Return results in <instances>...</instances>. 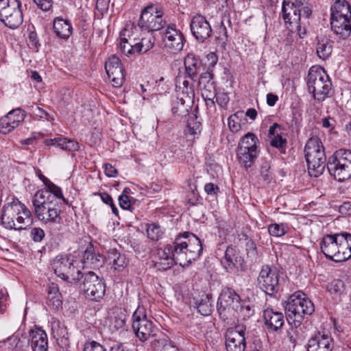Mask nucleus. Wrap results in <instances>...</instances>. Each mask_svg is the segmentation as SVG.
Wrapping results in <instances>:
<instances>
[{
	"label": "nucleus",
	"mask_w": 351,
	"mask_h": 351,
	"mask_svg": "<svg viewBox=\"0 0 351 351\" xmlns=\"http://www.w3.org/2000/svg\"><path fill=\"white\" fill-rule=\"evenodd\" d=\"M119 47L126 56L134 53H146L154 45V37L151 32L140 34L133 23H128L120 32Z\"/></svg>",
	"instance_id": "obj_1"
},
{
	"label": "nucleus",
	"mask_w": 351,
	"mask_h": 351,
	"mask_svg": "<svg viewBox=\"0 0 351 351\" xmlns=\"http://www.w3.org/2000/svg\"><path fill=\"white\" fill-rule=\"evenodd\" d=\"M1 219L3 226L8 230H27L33 223L31 211L17 199L3 205Z\"/></svg>",
	"instance_id": "obj_2"
},
{
	"label": "nucleus",
	"mask_w": 351,
	"mask_h": 351,
	"mask_svg": "<svg viewBox=\"0 0 351 351\" xmlns=\"http://www.w3.org/2000/svg\"><path fill=\"white\" fill-rule=\"evenodd\" d=\"M173 245L176 260L182 267L187 266L198 258L202 251L199 239L188 232L178 235Z\"/></svg>",
	"instance_id": "obj_3"
},
{
	"label": "nucleus",
	"mask_w": 351,
	"mask_h": 351,
	"mask_svg": "<svg viewBox=\"0 0 351 351\" xmlns=\"http://www.w3.org/2000/svg\"><path fill=\"white\" fill-rule=\"evenodd\" d=\"M34 213L45 223H57L60 219V208L55 197L47 192H36L33 199Z\"/></svg>",
	"instance_id": "obj_4"
},
{
	"label": "nucleus",
	"mask_w": 351,
	"mask_h": 351,
	"mask_svg": "<svg viewBox=\"0 0 351 351\" xmlns=\"http://www.w3.org/2000/svg\"><path fill=\"white\" fill-rule=\"evenodd\" d=\"M304 153L309 175L315 178L322 175L326 167V157L320 138L311 137L305 145Z\"/></svg>",
	"instance_id": "obj_5"
},
{
	"label": "nucleus",
	"mask_w": 351,
	"mask_h": 351,
	"mask_svg": "<svg viewBox=\"0 0 351 351\" xmlns=\"http://www.w3.org/2000/svg\"><path fill=\"white\" fill-rule=\"evenodd\" d=\"M285 309L287 319L292 321L295 327L301 324L305 315H311L315 310L313 302L302 291H296L289 297Z\"/></svg>",
	"instance_id": "obj_6"
},
{
	"label": "nucleus",
	"mask_w": 351,
	"mask_h": 351,
	"mask_svg": "<svg viewBox=\"0 0 351 351\" xmlns=\"http://www.w3.org/2000/svg\"><path fill=\"white\" fill-rule=\"evenodd\" d=\"M308 91L317 101H323L332 94V85L328 75L321 67L313 66L307 77Z\"/></svg>",
	"instance_id": "obj_7"
},
{
	"label": "nucleus",
	"mask_w": 351,
	"mask_h": 351,
	"mask_svg": "<svg viewBox=\"0 0 351 351\" xmlns=\"http://www.w3.org/2000/svg\"><path fill=\"white\" fill-rule=\"evenodd\" d=\"M282 12L285 22L289 24L291 28L295 27L299 36L302 38L306 32L304 29L302 31L301 16L307 18L311 14V9L300 0H284Z\"/></svg>",
	"instance_id": "obj_8"
},
{
	"label": "nucleus",
	"mask_w": 351,
	"mask_h": 351,
	"mask_svg": "<svg viewBox=\"0 0 351 351\" xmlns=\"http://www.w3.org/2000/svg\"><path fill=\"white\" fill-rule=\"evenodd\" d=\"M344 242L341 233L326 234L320 242L322 252L327 258L335 262L348 260V252L345 250Z\"/></svg>",
	"instance_id": "obj_9"
},
{
	"label": "nucleus",
	"mask_w": 351,
	"mask_h": 351,
	"mask_svg": "<svg viewBox=\"0 0 351 351\" xmlns=\"http://www.w3.org/2000/svg\"><path fill=\"white\" fill-rule=\"evenodd\" d=\"M78 263L69 255H58L53 261L52 267L55 274L70 283H75L82 276V272L76 265Z\"/></svg>",
	"instance_id": "obj_10"
},
{
	"label": "nucleus",
	"mask_w": 351,
	"mask_h": 351,
	"mask_svg": "<svg viewBox=\"0 0 351 351\" xmlns=\"http://www.w3.org/2000/svg\"><path fill=\"white\" fill-rule=\"evenodd\" d=\"M165 25L162 11L157 6L151 5L142 10L136 27L139 30L152 32L160 30Z\"/></svg>",
	"instance_id": "obj_11"
},
{
	"label": "nucleus",
	"mask_w": 351,
	"mask_h": 351,
	"mask_svg": "<svg viewBox=\"0 0 351 351\" xmlns=\"http://www.w3.org/2000/svg\"><path fill=\"white\" fill-rule=\"evenodd\" d=\"M21 6L18 0H0V19L10 29H16L23 23Z\"/></svg>",
	"instance_id": "obj_12"
},
{
	"label": "nucleus",
	"mask_w": 351,
	"mask_h": 351,
	"mask_svg": "<svg viewBox=\"0 0 351 351\" xmlns=\"http://www.w3.org/2000/svg\"><path fill=\"white\" fill-rule=\"evenodd\" d=\"M83 279L80 284V289L86 297L95 301L101 299L106 291V286L101 278L94 272L89 271L84 275L82 274Z\"/></svg>",
	"instance_id": "obj_13"
},
{
	"label": "nucleus",
	"mask_w": 351,
	"mask_h": 351,
	"mask_svg": "<svg viewBox=\"0 0 351 351\" xmlns=\"http://www.w3.org/2000/svg\"><path fill=\"white\" fill-rule=\"evenodd\" d=\"M241 298L232 289L225 288L219 295L217 302V311L223 319L234 315V311L239 306Z\"/></svg>",
	"instance_id": "obj_14"
},
{
	"label": "nucleus",
	"mask_w": 351,
	"mask_h": 351,
	"mask_svg": "<svg viewBox=\"0 0 351 351\" xmlns=\"http://www.w3.org/2000/svg\"><path fill=\"white\" fill-rule=\"evenodd\" d=\"M257 281L259 288L267 295H274L279 290V273L275 267L263 266Z\"/></svg>",
	"instance_id": "obj_15"
},
{
	"label": "nucleus",
	"mask_w": 351,
	"mask_h": 351,
	"mask_svg": "<svg viewBox=\"0 0 351 351\" xmlns=\"http://www.w3.org/2000/svg\"><path fill=\"white\" fill-rule=\"evenodd\" d=\"M132 328L136 336L141 341L147 340L154 332L153 322L148 319L143 308H138L133 314Z\"/></svg>",
	"instance_id": "obj_16"
},
{
	"label": "nucleus",
	"mask_w": 351,
	"mask_h": 351,
	"mask_svg": "<svg viewBox=\"0 0 351 351\" xmlns=\"http://www.w3.org/2000/svg\"><path fill=\"white\" fill-rule=\"evenodd\" d=\"M105 69L108 77L114 87H121L124 82L123 69L119 58L111 56L106 61Z\"/></svg>",
	"instance_id": "obj_17"
},
{
	"label": "nucleus",
	"mask_w": 351,
	"mask_h": 351,
	"mask_svg": "<svg viewBox=\"0 0 351 351\" xmlns=\"http://www.w3.org/2000/svg\"><path fill=\"white\" fill-rule=\"evenodd\" d=\"M245 328L237 326L234 329H230L226 335V347L227 351H245L246 348Z\"/></svg>",
	"instance_id": "obj_18"
},
{
	"label": "nucleus",
	"mask_w": 351,
	"mask_h": 351,
	"mask_svg": "<svg viewBox=\"0 0 351 351\" xmlns=\"http://www.w3.org/2000/svg\"><path fill=\"white\" fill-rule=\"evenodd\" d=\"M25 113L20 108L13 109L0 119V132L7 134L16 128L25 119Z\"/></svg>",
	"instance_id": "obj_19"
},
{
	"label": "nucleus",
	"mask_w": 351,
	"mask_h": 351,
	"mask_svg": "<svg viewBox=\"0 0 351 351\" xmlns=\"http://www.w3.org/2000/svg\"><path fill=\"white\" fill-rule=\"evenodd\" d=\"M190 27L193 36L199 42H204L211 36L212 29L209 22L200 14L193 16Z\"/></svg>",
	"instance_id": "obj_20"
},
{
	"label": "nucleus",
	"mask_w": 351,
	"mask_h": 351,
	"mask_svg": "<svg viewBox=\"0 0 351 351\" xmlns=\"http://www.w3.org/2000/svg\"><path fill=\"white\" fill-rule=\"evenodd\" d=\"M163 41L167 48L180 51L183 49L184 38L175 25H170L165 29Z\"/></svg>",
	"instance_id": "obj_21"
},
{
	"label": "nucleus",
	"mask_w": 351,
	"mask_h": 351,
	"mask_svg": "<svg viewBox=\"0 0 351 351\" xmlns=\"http://www.w3.org/2000/svg\"><path fill=\"white\" fill-rule=\"evenodd\" d=\"M173 245H167L162 249L158 251V258L155 262V267L160 271H165L171 268L175 264H178L174 255Z\"/></svg>",
	"instance_id": "obj_22"
},
{
	"label": "nucleus",
	"mask_w": 351,
	"mask_h": 351,
	"mask_svg": "<svg viewBox=\"0 0 351 351\" xmlns=\"http://www.w3.org/2000/svg\"><path fill=\"white\" fill-rule=\"evenodd\" d=\"M333 339L326 332H318L308 342L307 351H331Z\"/></svg>",
	"instance_id": "obj_23"
},
{
	"label": "nucleus",
	"mask_w": 351,
	"mask_h": 351,
	"mask_svg": "<svg viewBox=\"0 0 351 351\" xmlns=\"http://www.w3.org/2000/svg\"><path fill=\"white\" fill-rule=\"evenodd\" d=\"M224 269L229 273L234 272L239 267L242 265L243 259L239 255L237 248L232 245L227 247L224 252V257L221 261Z\"/></svg>",
	"instance_id": "obj_24"
},
{
	"label": "nucleus",
	"mask_w": 351,
	"mask_h": 351,
	"mask_svg": "<svg viewBox=\"0 0 351 351\" xmlns=\"http://www.w3.org/2000/svg\"><path fill=\"white\" fill-rule=\"evenodd\" d=\"M330 25L334 33L344 39L351 32V16H330Z\"/></svg>",
	"instance_id": "obj_25"
},
{
	"label": "nucleus",
	"mask_w": 351,
	"mask_h": 351,
	"mask_svg": "<svg viewBox=\"0 0 351 351\" xmlns=\"http://www.w3.org/2000/svg\"><path fill=\"white\" fill-rule=\"evenodd\" d=\"M327 169L330 175L339 182L351 178V165L350 166L348 165H345L328 159Z\"/></svg>",
	"instance_id": "obj_26"
},
{
	"label": "nucleus",
	"mask_w": 351,
	"mask_h": 351,
	"mask_svg": "<svg viewBox=\"0 0 351 351\" xmlns=\"http://www.w3.org/2000/svg\"><path fill=\"white\" fill-rule=\"evenodd\" d=\"M263 318L267 328L272 331H278L284 324V316L281 312L267 308L263 312Z\"/></svg>",
	"instance_id": "obj_27"
},
{
	"label": "nucleus",
	"mask_w": 351,
	"mask_h": 351,
	"mask_svg": "<svg viewBox=\"0 0 351 351\" xmlns=\"http://www.w3.org/2000/svg\"><path fill=\"white\" fill-rule=\"evenodd\" d=\"M29 337L32 351H47L48 339L43 330L40 328L31 330Z\"/></svg>",
	"instance_id": "obj_28"
},
{
	"label": "nucleus",
	"mask_w": 351,
	"mask_h": 351,
	"mask_svg": "<svg viewBox=\"0 0 351 351\" xmlns=\"http://www.w3.org/2000/svg\"><path fill=\"white\" fill-rule=\"evenodd\" d=\"M53 28L56 35L63 40H67L73 32L71 21L62 17L54 19Z\"/></svg>",
	"instance_id": "obj_29"
},
{
	"label": "nucleus",
	"mask_w": 351,
	"mask_h": 351,
	"mask_svg": "<svg viewBox=\"0 0 351 351\" xmlns=\"http://www.w3.org/2000/svg\"><path fill=\"white\" fill-rule=\"evenodd\" d=\"M107 261L114 271H123L128 264V260L123 254L112 249L108 252Z\"/></svg>",
	"instance_id": "obj_30"
},
{
	"label": "nucleus",
	"mask_w": 351,
	"mask_h": 351,
	"mask_svg": "<svg viewBox=\"0 0 351 351\" xmlns=\"http://www.w3.org/2000/svg\"><path fill=\"white\" fill-rule=\"evenodd\" d=\"M201 61L194 54L189 53L184 58L185 73L193 81L197 80V73L201 68Z\"/></svg>",
	"instance_id": "obj_31"
},
{
	"label": "nucleus",
	"mask_w": 351,
	"mask_h": 351,
	"mask_svg": "<svg viewBox=\"0 0 351 351\" xmlns=\"http://www.w3.org/2000/svg\"><path fill=\"white\" fill-rule=\"evenodd\" d=\"M44 143L47 146H56L68 152L77 151L80 147L77 141L62 137L47 138L45 140Z\"/></svg>",
	"instance_id": "obj_32"
},
{
	"label": "nucleus",
	"mask_w": 351,
	"mask_h": 351,
	"mask_svg": "<svg viewBox=\"0 0 351 351\" xmlns=\"http://www.w3.org/2000/svg\"><path fill=\"white\" fill-rule=\"evenodd\" d=\"M259 150L238 148L237 158L239 162L245 168L250 167L256 159Z\"/></svg>",
	"instance_id": "obj_33"
},
{
	"label": "nucleus",
	"mask_w": 351,
	"mask_h": 351,
	"mask_svg": "<svg viewBox=\"0 0 351 351\" xmlns=\"http://www.w3.org/2000/svg\"><path fill=\"white\" fill-rule=\"evenodd\" d=\"M47 304L54 310H58L62 307V294L59 291L57 285L52 283L48 289Z\"/></svg>",
	"instance_id": "obj_34"
},
{
	"label": "nucleus",
	"mask_w": 351,
	"mask_h": 351,
	"mask_svg": "<svg viewBox=\"0 0 351 351\" xmlns=\"http://www.w3.org/2000/svg\"><path fill=\"white\" fill-rule=\"evenodd\" d=\"M83 262L84 264L97 268L102 265L104 258L99 254H96L92 245H89L84 252Z\"/></svg>",
	"instance_id": "obj_35"
},
{
	"label": "nucleus",
	"mask_w": 351,
	"mask_h": 351,
	"mask_svg": "<svg viewBox=\"0 0 351 351\" xmlns=\"http://www.w3.org/2000/svg\"><path fill=\"white\" fill-rule=\"evenodd\" d=\"M333 49V42L328 38L323 36L318 38L316 51L318 57L322 60L328 59Z\"/></svg>",
	"instance_id": "obj_36"
},
{
	"label": "nucleus",
	"mask_w": 351,
	"mask_h": 351,
	"mask_svg": "<svg viewBox=\"0 0 351 351\" xmlns=\"http://www.w3.org/2000/svg\"><path fill=\"white\" fill-rule=\"evenodd\" d=\"M282 128L277 123L273 124L269 130V136L271 138L270 144L276 148H282L287 144V139L281 136Z\"/></svg>",
	"instance_id": "obj_37"
},
{
	"label": "nucleus",
	"mask_w": 351,
	"mask_h": 351,
	"mask_svg": "<svg viewBox=\"0 0 351 351\" xmlns=\"http://www.w3.org/2000/svg\"><path fill=\"white\" fill-rule=\"evenodd\" d=\"M330 10V16H351V7L346 0H336Z\"/></svg>",
	"instance_id": "obj_38"
},
{
	"label": "nucleus",
	"mask_w": 351,
	"mask_h": 351,
	"mask_svg": "<svg viewBox=\"0 0 351 351\" xmlns=\"http://www.w3.org/2000/svg\"><path fill=\"white\" fill-rule=\"evenodd\" d=\"M258 142V139L257 136L254 133L248 132L241 138L238 148L258 150L257 146Z\"/></svg>",
	"instance_id": "obj_39"
},
{
	"label": "nucleus",
	"mask_w": 351,
	"mask_h": 351,
	"mask_svg": "<svg viewBox=\"0 0 351 351\" xmlns=\"http://www.w3.org/2000/svg\"><path fill=\"white\" fill-rule=\"evenodd\" d=\"M51 330L53 336L58 339H61L62 341L67 340L69 334L66 327L58 319H53L51 323Z\"/></svg>",
	"instance_id": "obj_40"
},
{
	"label": "nucleus",
	"mask_w": 351,
	"mask_h": 351,
	"mask_svg": "<svg viewBox=\"0 0 351 351\" xmlns=\"http://www.w3.org/2000/svg\"><path fill=\"white\" fill-rule=\"evenodd\" d=\"M196 308L202 315H210L213 311V306L208 295H203L199 300H197Z\"/></svg>",
	"instance_id": "obj_41"
},
{
	"label": "nucleus",
	"mask_w": 351,
	"mask_h": 351,
	"mask_svg": "<svg viewBox=\"0 0 351 351\" xmlns=\"http://www.w3.org/2000/svg\"><path fill=\"white\" fill-rule=\"evenodd\" d=\"M330 161H335L345 165H351V151L340 149L328 158Z\"/></svg>",
	"instance_id": "obj_42"
},
{
	"label": "nucleus",
	"mask_w": 351,
	"mask_h": 351,
	"mask_svg": "<svg viewBox=\"0 0 351 351\" xmlns=\"http://www.w3.org/2000/svg\"><path fill=\"white\" fill-rule=\"evenodd\" d=\"M37 192H47L55 197L56 202H58V204H60V200H62L64 203L68 204V200L64 197L62 189L53 183L49 184L47 189L39 190Z\"/></svg>",
	"instance_id": "obj_43"
},
{
	"label": "nucleus",
	"mask_w": 351,
	"mask_h": 351,
	"mask_svg": "<svg viewBox=\"0 0 351 351\" xmlns=\"http://www.w3.org/2000/svg\"><path fill=\"white\" fill-rule=\"evenodd\" d=\"M234 313L240 315L242 319H245L250 318L254 313L253 306L248 302L244 301L239 302V306L236 308Z\"/></svg>",
	"instance_id": "obj_44"
},
{
	"label": "nucleus",
	"mask_w": 351,
	"mask_h": 351,
	"mask_svg": "<svg viewBox=\"0 0 351 351\" xmlns=\"http://www.w3.org/2000/svg\"><path fill=\"white\" fill-rule=\"evenodd\" d=\"M328 291L335 297H340L345 292L344 282L339 279H335L327 286Z\"/></svg>",
	"instance_id": "obj_45"
},
{
	"label": "nucleus",
	"mask_w": 351,
	"mask_h": 351,
	"mask_svg": "<svg viewBox=\"0 0 351 351\" xmlns=\"http://www.w3.org/2000/svg\"><path fill=\"white\" fill-rule=\"evenodd\" d=\"M287 226L284 223H272L268 226V232L271 236L280 237L287 233Z\"/></svg>",
	"instance_id": "obj_46"
},
{
	"label": "nucleus",
	"mask_w": 351,
	"mask_h": 351,
	"mask_svg": "<svg viewBox=\"0 0 351 351\" xmlns=\"http://www.w3.org/2000/svg\"><path fill=\"white\" fill-rule=\"evenodd\" d=\"M186 134L190 135H197L201 132V123L197 121L196 119L191 117L187 121V128L186 130Z\"/></svg>",
	"instance_id": "obj_47"
},
{
	"label": "nucleus",
	"mask_w": 351,
	"mask_h": 351,
	"mask_svg": "<svg viewBox=\"0 0 351 351\" xmlns=\"http://www.w3.org/2000/svg\"><path fill=\"white\" fill-rule=\"evenodd\" d=\"M162 233L160 227L156 223L149 224L147 228V237L152 240H158L161 238Z\"/></svg>",
	"instance_id": "obj_48"
},
{
	"label": "nucleus",
	"mask_w": 351,
	"mask_h": 351,
	"mask_svg": "<svg viewBox=\"0 0 351 351\" xmlns=\"http://www.w3.org/2000/svg\"><path fill=\"white\" fill-rule=\"evenodd\" d=\"M200 87L202 88V95L204 99L215 98L217 96L213 82H208Z\"/></svg>",
	"instance_id": "obj_49"
},
{
	"label": "nucleus",
	"mask_w": 351,
	"mask_h": 351,
	"mask_svg": "<svg viewBox=\"0 0 351 351\" xmlns=\"http://www.w3.org/2000/svg\"><path fill=\"white\" fill-rule=\"evenodd\" d=\"M242 114L243 112H238L229 117L228 124L230 130L232 132H237L241 129V124L239 123V114Z\"/></svg>",
	"instance_id": "obj_50"
},
{
	"label": "nucleus",
	"mask_w": 351,
	"mask_h": 351,
	"mask_svg": "<svg viewBox=\"0 0 351 351\" xmlns=\"http://www.w3.org/2000/svg\"><path fill=\"white\" fill-rule=\"evenodd\" d=\"M32 112L33 114L40 119L51 120L49 114L38 106H32Z\"/></svg>",
	"instance_id": "obj_51"
},
{
	"label": "nucleus",
	"mask_w": 351,
	"mask_h": 351,
	"mask_svg": "<svg viewBox=\"0 0 351 351\" xmlns=\"http://www.w3.org/2000/svg\"><path fill=\"white\" fill-rule=\"evenodd\" d=\"M83 351H107V349L101 344L93 341L84 344Z\"/></svg>",
	"instance_id": "obj_52"
},
{
	"label": "nucleus",
	"mask_w": 351,
	"mask_h": 351,
	"mask_svg": "<svg viewBox=\"0 0 351 351\" xmlns=\"http://www.w3.org/2000/svg\"><path fill=\"white\" fill-rule=\"evenodd\" d=\"M28 45L33 50L38 51L40 46L39 43L38 36L36 32H31L28 36Z\"/></svg>",
	"instance_id": "obj_53"
},
{
	"label": "nucleus",
	"mask_w": 351,
	"mask_h": 351,
	"mask_svg": "<svg viewBox=\"0 0 351 351\" xmlns=\"http://www.w3.org/2000/svg\"><path fill=\"white\" fill-rule=\"evenodd\" d=\"M45 232L40 228H33L30 232V236L34 242H40L45 237Z\"/></svg>",
	"instance_id": "obj_54"
},
{
	"label": "nucleus",
	"mask_w": 351,
	"mask_h": 351,
	"mask_svg": "<svg viewBox=\"0 0 351 351\" xmlns=\"http://www.w3.org/2000/svg\"><path fill=\"white\" fill-rule=\"evenodd\" d=\"M125 190L123 193L119 196V206L121 208L124 210H128L130 208L131 202L130 197L128 195L125 194Z\"/></svg>",
	"instance_id": "obj_55"
},
{
	"label": "nucleus",
	"mask_w": 351,
	"mask_h": 351,
	"mask_svg": "<svg viewBox=\"0 0 351 351\" xmlns=\"http://www.w3.org/2000/svg\"><path fill=\"white\" fill-rule=\"evenodd\" d=\"M261 175L266 181H269L271 179L272 176L270 171V165L267 162H265L262 165L261 168Z\"/></svg>",
	"instance_id": "obj_56"
},
{
	"label": "nucleus",
	"mask_w": 351,
	"mask_h": 351,
	"mask_svg": "<svg viewBox=\"0 0 351 351\" xmlns=\"http://www.w3.org/2000/svg\"><path fill=\"white\" fill-rule=\"evenodd\" d=\"M37 6L43 11L51 9L53 5V0H33Z\"/></svg>",
	"instance_id": "obj_57"
},
{
	"label": "nucleus",
	"mask_w": 351,
	"mask_h": 351,
	"mask_svg": "<svg viewBox=\"0 0 351 351\" xmlns=\"http://www.w3.org/2000/svg\"><path fill=\"white\" fill-rule=\"evenodd\" d=\"M345 239L344 247L345 250L348 252V259L351 258V234L348 232H341Z\"/></svg>",
	"instance_id": "obj_58"
},
{
	"label": "nucleus",
	"mask_w": 351,
	"mask_h": 351,
	"mask_svg": "<svg viewBox=\"0 0 351 351\" xmlns=\"http://www.w3.org/2000/svg\"><path fill=\"white\" fill-rule=\"evenodd\" d=\"M215 98L216 102L221 107H225L229 101L228 95L224 93L217 94Z\"/></svg>",
	"instance_id": "obj_59"
},
{
	"label": "nucleus",
	"mask_w": 351,
	"mask_h": 351,
	"mask_svg": "<svg viewBox=\"0 0 351 351\" xmlns=\"http://www.w3.org/2000/svg\"><path fill=\"white\" fill-rule=\"evenodd\" d=\"M213 74L210 71L202 73L199 79V85L200 86L206 84L208 82H212Z\"/></svg>",
	"instance_id": "obj_60"
},
{
	"label": "nucleus",
	"mask_w": 351,
	"mask_h": 351,
	"mask_svg": "<svg viewBox=\"0 0 351 351\" xmlns=\"http://www.w3.org/2000/svg\"><path fill=\"white\" fill-rule=\"evenodd\" d=\"M104 172L108 177H115L117 174L116 168L110 164L104 165Z\"/></svg>",
	"instance_id": "obj_61"
},
{
	"label": "nucleus",
	"mask_w": 351,
	"mask_h": 351,
	"mask_svg": "<svg viewBox=\"0 0 351 351\" xmlns=\"http://www.w3.org/2000/svg\"><path fill=\"white\" fill-rule=\"evenodd\" d=\"M206 59L208 61V70L212 67H214L218 60L217 56L215 53H210L207 55Z\"/></svg>",
	"instance_id": "obj_62"
},
{
	"label": "nucleus",
	"mask_w": 351,
	"mask_h": 351,
	"mask_svg": "<svg viewBox=\"0 0 351 351\" xmlns=\"http://www.w3.org/2000/svg\"><path fill=\"white\" fill-rule=\"evenodd\" d=\"M204 190L208 195H213L217 193L219 191V188L213 183H208L205 185Z\"/></svg>",
	"instance_id": "obj_63"
},
{
	"label": "nucleus",
	"mask_w": 351,
	"mask_h": 351,
	"mask_svg": "<svg viewBox=\"0 0 351 351\" xmlns=\"http://www.w3.org/2000/svg\"><path fill=\"white\" fill-rule=\"evenodd\" d=\"M8 296L3 292L0 291V312L3 313L6 309Z\"/></svg>",
	"instance_id": "obj_64"
}]
</instances>
